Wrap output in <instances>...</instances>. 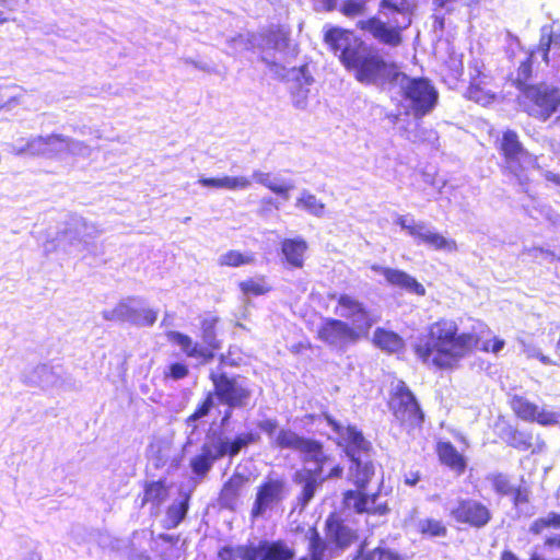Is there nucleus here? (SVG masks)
Masks as SVG:
<instances>
[{
	"label": "nucleus",
	"mask_w": 560,
	"mask_h": 560,
	"mask_svg": "<svg viewBox=\"0 0 560 560\" xmlns=\"http://www.w3.org/2000/svg\"><path fill=\"white\" fill-rule=\"evenodd\" d=\"M474 331H459L458 324L452 318L441 317L431 323L412 346L416 357L424 364L438 370H453L459 361L476 350L498 353L504 347V340L493 337L482 341Z\"/></svg>",
	"instance_id": "1"
},
{
	"label": "nucleus",
	"mask_w": 560,
	"mask_h": 560,
	"mask_svg": "<svg viewBox=\"0 0 560 560\" xmlns=\"http://www.w3.org/2000/svg\"><path fill=\"white\" fill-rule=\"evenodd\" d=\"M324 42L345 69L363 85L384 89L396 85L400 77L405 78L396 62L386 60L376 47L351 30L330 27L325 32Z\"/></svg>",
	"instance_id": "2"
},
{
	"label": "nucleus",
	"mask_w": 560,
	"mask_h": 560,
	"mask_svg": "<svg viewBox=\"0 0 560 560\" xmlns=\"http://www.w3.org/2000/svg\"><path fill=\"white\" fill-rule=\"evenodd\" d=\"M553 40L551 31L540 34L538 44L530 48L520 62L515 72L509 74L511 84L520 91L518 105L527 116L547 121L560 108V89L546 82L529 83L533 78L534 63L537 57L548 65L549 52Z\"/></svg>",
	"instance_id": "3"
},
{
	"label": "nucleus",
	"mask_w": 560,
	"mask_h": 560,
	"mask_svg": "<svg viewBox=\"0 0 560 560\" xmlns=\"http://www.w3.org/2000/svg\"><path fill=\"white\" fill-rule=\"evenodd\" d=\"M323 418L331 430L338 435V445L350 460L349 481L358 489L365 490L375 476V464L370 459L372 444L363 436V433L355 425L343 427L328 412Z\"/></svg>",
	"instance_id": "4"
},
{
	"label": "nucleus",
	"mask_w": 560,
	"mask_h": 560,
	"mask_svg": "<svg viewBox=\"0 0 560 560\" xmlns=\"http://www.w3.org/2000/svg\"><path fill=\"white\" fill-rule=\"evenodd\" d=\"M220 323V316L213 312H205L199 315L198 327L201 342L195 341L189 335L177 330H168L165 336L168 342L177 346L186 358L205 365L212 362L217 352L222 348V341L218 338Z\"/></svg>",
	"instance_id": "5"
},
{
	"label": "nucleus",
	"mask_w": 560,
	"mask_h": 560,
	"mask_svg": "<svg viewBox=\"0 0 560 560\" xmlns=\"http://www.w3.org/2000/svg\"><path fill=\"white\" fill-rule=\"evenodd\" d=\"M380 12L384 13L386 20L383 21L378 16H371L360 20L357 27L369 33L378 43L397 47L402 44V32L411 24V16L404 1L398 5L390 0H382L380 3Z\"/></svg>",
	"instance_id": "6"
},
{
	"label": "nucleus",
	"mask_w": 560,
	"mask_h": 560,
	"mask_svg": "<svg viewBox=\"0 0 560 560\" xmlns=\"http://www.w3.org/2000/svg\"><path fill=\"white\" fill-rule=\"evenodd\" d=\"M495 149L502 158L501 173L521 186L528 185V171L537 166V156L524 147L517 131L504 129L495 141Z\"/></svg>",
	"instance_id": "7"
},
{
	"label": "nucleus",
	"mask_w": 560,
	"mask_h": 560,
	"mask_svg": "<svg viewBox=\"0 0 560 560\" xmlns=\"http://www.w3.org/2000/svg\"><path fill=\"white\" fill-rule=\"evenodd\" d=\"M331 460V457L325 453L320 441L313 442L312 450L304 453V462H313L315 467L312 469H302L295 472L294 481L302 485V490L298 495V501L302 506H306L315 497L317 488L327 479H339L343 475V466L339 463L334 464L327 475H323L324 467Z\"/></svg>",
	"instance_id": "8"
},
{
	"label": "nucleus",
	"mask_w": 560,
	"mask_h": 560,
	"mask_svg": "<svg viewBox=\"0 0 560 560\" xmlns=\"http://www.w3.org/2000/svg\"><path fill=\"white\" fill-rule=\"evenodd\" d=\"M209 380L219 401L228 407L222 423L230 420L233 409H243L250 405L253 389L241 375H229L223 371H211Z\"/></svg>",
	"instance_id": "9"
},
{
	"label": "nucleus",
	"mask_w": 560,
	"mask_h": 560,
	"mask_svg": "<svg viewBox=\"0 0 560 560\" xmlns=\"http://www.w3.org/2000/svg\"><path fill=\"white\" fill-rule=\"evenodd\" d=\"M387 407L399 427L407 432L422 428L424 412L416 395L404 381H398L389 392Z\"/></svg>",
	"instance_id": "10"
},
{
	"label": "nucleus",
	"mask_w": 560,
	"mask_h": 560,
	"mask_svg": "<svg viewBox=\"0 0 560 560\" xmlns=\"http://www.w3.org/2000/svg\"><path fill=\"white\" fill-rule=\"evenodd\" d=\"M495 77L483 61L474 60L469 63V79L464 97L480 106L487 107L498 101Z\"/></svg>",
	"instance_id": "11"
},
{
	"label": "nucleus",
	"mask_w": 560,
	"mask_h": 560,
	"mask_svg": "<svg viewBox=\"0 0 560 560\" xmlns=\"http://www.w3.org/2000/svg\"><path fill=\"white\" fill-rule=\"evenodd\" d=\"M328 298L336 301L335 314L350 320L351 326L362 336H369L376 320L363 302L349 293H330Z\"/></svg>",
	"instance_id": "12"
},
{
	"label": "nucleus",
	"mask_w": 560,
	"mask_h": 560,
	"mask_svg": "<svg viewBox=\"0 0 560 560\" xmlns=\"http://www.w3.org/2000/svg\"><path fill=\"white\" fill-rule=\"evenodd\" d=\"M405 100L410 104V109L416 118L428 115L436 105L439 93L429 79L412 78L404 86Z\"/></svg>",
	"instance_id": "13"
},
{
	"label": "nucleus",
	"mask_w": 560,
	"mask_h": 560,
	"mask_svg": "<svg viewBox=\"0 0 560 560\" xmlns=\"http://www.w3.org/2000/svg\"><path fill=\"white\" fill-rule=\"evenodd\" d=\"M396 224L418 243L425 244L435 250L455 252L458 248L455 240L446 238L438 232L428 230L424 222H416L412 218L408 219L405 215H399L396 219Z\"/></svg>",
	"instance_id": "14"
},
{
	"label": "nucleus",
	"mask_w": 560,
	"mask_h": 560,
	"mask_svg": "<svg viewBox=\"0 0 560 560\" xmlns=\"http://www.w3.org/2000/svg\"><path fill=\"white\" fill-rule=\"evenodd\" d=\"M363 337L349 323L331 317L325 318L316 331V338L330 347H343L354 343Z\"/></svg>",
	"instance_id": "15"
},
{
	"label": "nucleus",
	"mask_w": 560,
	"mask_h": 560,
	"mask_svg": "<svg viewBox=\"0 0 560 560\" xmlns=\"http://www.w3.org/2000/svg\"><path fill=\"white\" fill-rule=\"evenodd\" d=\"M451 517L462 525L480 529L492 520L491 510L481 501L475 499H460L450 512Z\"/></svg>",
	"instance_id": "16"
},
{
	"label": "nucleus",
	"mask_w": 560,
	"mask_h": 560,
	"mask_svg": "<svg viewBox=\"0 0 560 560\" xmlns=\"http://www.w3.org/2000/svg\"><path fill=\"white\" fill-rule=\"evenodd\" d=\"M514 416L530 423H538L542 427L556 425L560 422V415L553 411L539 408L534 401L522 395H514L509 401Z\"/></svg>",
	"instance_id": "17"
},
{
	"label": "nucleus",
	"mask_w": 560,
	"mask_h": 560,
	"mask_svg": "<svg viewBox=\"0 0 560 560\" xmlns=\"http://www.w3.org/2000/svg\"><path fill=\"white\" fill-rule=\"evenodd\" d=\"M287 493V485L282 478L267 477L258 487L250 516L256 518L264 514L268 508L282 501Z\"/></svg>",
	"instance_id": "18"
},
{
	"label": "nucleus",
	"mask_w": 560,
	"mask_h": 560,
	"mask_svg": "<svg viewBox=\"0 0 560 560\" xmlns=\"http://www.w3.org/2000/svg\"><path fill=\"white\" fill-rule=\"evenodd\" d=\"M504 442L508 446L518 451L538 454L546 447L545 440L540 433H535L530 429H520L509 425L503 433Z\"/></svg>",
	"instance_id": "19"
},
{
	"label": "nucleus",
	"mask_w": 560,
	"mask_h": 560,
	"mask_svg": "<svg viewBox=\"0 0 560 560\" xmlns=\"http://www.w3.org/2000/svg\"><path fill=\"white\" fill-rule=\"evenodd\" d=\"M325 533L327 538L341 550L350 547L358 538L355 530L349 527L336 512L327 516Z\"/></svg>",
	"instance_id": "20"
},
{
	"label": "nucleus",
	"mask_w": 560,
	"mask_h": 560,
	"mask_svg": "<svg viewBox=\"0 0 560 560\" xmlns=\"http://www.w3.org/2000/svg\"><path fill=\"white\" fill-rule=\"evenodd\" d=\"M371 269L382 275L389 285L412 292L417 295H424V287L413 277L404 270L373 265Z\"/></svg>",
	"instance_id": "21"
},
{
	"label": "nucleus",
	"mask_w": 560,
	"mask_h": 560,
	"mask_svg": "<svg viewBox=\"0 0 560 560\" xmlns=\"http://www.w3.org/2000/svg\"><path fill=\"white\" fill-rule=\"evenodd\" d=\"M434 451L440 464L456 476H462L467 469V458L450 441H438Z\"/></svg>",
	"instance_id": "22"
},
{
	"label": "nucleus",
	"mask_w": 560,
	"mask_h": 560,
	"mask_svg": "<svg viewBox=\"0 0 560 560\" xmlns=\"http://www.w3.org/2000/svg\"><path fill=\"white\" fill-rule=\"evenodd\" d=\"M342 504L346 508H352L357 514L385 515L389 512L387 503L368 506V498L364 490L349 489L342 493Z\"/></svg>",
	"instance_id": "23"
},
{
	"label": "nucleus",
	"mask_w": 560,
	"mask_h": 560,
	"mask_svg": "<svg viewBox=\"0 0 560 560\" xmlns=\"http://www.w3.org/2000/svg\"><path fill=\"white\" fill-rule=\"evenodd\" d=\"M314 441V439L299 435L291 429H281L271 442V445L279 450L299 451L304 454L307 450H312Z\"/></svg>",
	"instance_id": "24"
},
{
	"label": "nucleus",
	"mask_w": 560,
	"mask_h": 560,
	"mask_svg": "<svg viewBox=\"0 0 560 560\" xmlns=\"http://www.w3.org/2000/svg\"><path fill=\"white\" fill-rule=\"evenodd\" d=\"M285 262L291 268L304 266V255L308 249L307 242L301 237L283 238L280 244Z\"/></svg>",
	"instance_id": "25"
},
{
	"label": "nucleus",
	"mask_w": 560,
	"mask_h": 560,
	"mask_svg": "<svg viewBox=\"0 0 560 560\" xmlns=\"http://www.w3.org/2000/svg\"><path fill=\"white\" fill-rule=\"evenodd\" d=\"M248 481V476L244 474H232L229 477V479L223 483L222 489L220 491L221 502L225 506L233 509L241 497L243 488Z\"/></svg>",
	"instance_id": "26"
},
{
	"label": "nucleus",
	"mask_w": 560,
	"mask_h": 560,
	"mask_svg": "<svg viewBox=\"0 0 560 560\" xmlns=\"http://www.w3.org/2000/svg\"><path fill=\"white\" fill-rule=\"evenodd\" d=\"M260 441V434L255 431H248L234 436L232 441H221L219 443L220 455L235 457L244 447L256 444Z\"/></svg>",
	"instance_id": "27"
},
{
	"label": "nucleus",
	"mask_w": 560,
	"mask_h": 560,
	"mask_svg": "<svg viewBox=\"0 0 560 560\" xmlns=\"http://www.w3.org/2000/svg\"><path fill=\"white\" fill-rule=\"evenodd\" d=\"M307 539L308 553L300 560H328L332 557V548H330L328 542L320 536L316 527L310 528Z\"/></svg>",
	"instance_id": "28"
},
{
	"label": "nucleus",
	"mask_w": 560,
	"mask_h": 560,
	"mask_svg": "<svg viewBox=\"0 0 560 560\" xmlns=\"http://www.w3.org/2000/svg\"><path fill=\"white\" fill-rule=\"evenodd\" d=\"M198 183L203 187L229 190L245 189L252 184L250 179L245 176L200 177Z\"/></svg>",
	"instance_id": "29"
},
{
	"label": "nucleus",
	"mask_w": 560,
	"mask_h": 560,
	"mask_svg": "<svg viewBox=\"0 0 560 560\" xmlns=\"http://www.w3.org/2000/svg\"><path fill=\"white\" fill-rule=\"evenodd\" d=\"M224 457L223 455H220V448L218 447L217 451L213 453L209 445L205 444L201 447V452L191 458L190 460V467L191 470L196 476L199 478H203L207 476L209 470L211 469L213 463Z\"/></svg>",
	"instance_id": "30"
},
{
	"label": "nucleus",
	"mask_w": 560,
	"mask_h": 560,
	"mask_svg": "<svg viewBox=\"0 0 560 560\" xmlns=\"http://www.w3.org/2000/svg\"><path fill=\"white\" fill-rule=\"evenodd\" d=\"M373 343L388 353L398 352L404 348V340L398 334L381 327L373 334Z\"/></svg>",
	"instance_id": "31"
},
{
	"label": "nucleus",
	"mask_w": 560,
	"mask_h": 560,
	"mask_svg": "<svg viewBox=\"0 0 560 560\" xmlns=\"http://www.w3.org/2000/svg\"><path fill=\"white\" fill-rule=\"evenodd\" d=\"M237 288L244 296H260L271 292L272 287L265 275H258L242 280L237 283Z\"/></svg>",
	"instance_id": "32"
},
{
	"label": "nucleus",
	"mask_w": 560,
	"mask_h": 560,
	"mask_svg": "<svg viewBox=\"0 0 560 560\" xmlns=\"http://www.w3.org/2000/svg\"><path fill=\"white\" fill-rule=\"evenodd\" d=\"M167 497L168 487L164 479L144 482L141 506L148 503L160 505Z\"/></svg>",
	"instance_id": "33"
},
{
	"label": "nucleus",
	"mask_w": 560,
	"mask_h": 560,
	"mask_svg": "<svg viewBox=\"0 0 560 560\" xmlns=\"http://www.w3.org/2000/svg\"><path fill=\"white\" fill-rule=\"evenodd\" d=\"M190 493L185 492L178 503L171 504L166 510L167 528L177 527L186 517L189 510Z\"/></svg>",
	"instance_id": "34"
},
{
	"label": "nucleus",
	"mask_w": 560,
	"mask_h": 560,
	"mask_svg": "<svg viewBox=\"0 0 560 560\" xmlns=\"http://www.w3.org/2000/svg\"><path fill=\"white\" fill-rule=\"evenodd\" d=\"M549 529H560V513L549 512L545 516L535 518L528 527V533L533 536H541Z\"/></svg>",
	"instance_id": "35"
},
{
	"label": "nucleus",
	"mask_w": 560,
	"mask_h": 560,
	"mask_svg": "<svg viewBox=\"0 0 560 560\" xmlns=\"http://www.w3.org/2000/svg\"><path fill=\"white\" fill-rule=\"evenodd\" d=\"M295 552L283 540H265V560H292Z\"/></svg>",
	"instance_id": "36"
},
{
	"label": "nucleus",
	"mask_w": 560,
	"mask_h": 560,
	"mask_svg": "<svg viewBox=\"0 0 560 560\" xmlns=\"http://www.w3.org/2000/svg\"><path fill=\"white\" fill-rule=\"evenodd\" d=\"M255 261L253 254H243L236 249H230L222 254L218 259L220 267L237 268L246 265H252Z\"/></svg>",
	"instance_id": "37"
},
{
	"label": "nucleus",
	"mask_w": 560,
	"mask_h": 560,
	"mask_svg": "<svg viewBox=\"0 0 560 560\" xmlns=\"http://www.w3.org/2000/svg\"><path fill=\"white\" fill-rule=\"evenodd\" d=\"M352 560H402L401 557L387 548L375 547L371 550L359 549Z\"/></svg>",
	"instance_id": "38"
},
{
	"label": "nucleus",
	"mask_w": 560,
	"mask_h": 560,
	"mask_svg": "<svg viewBox=\"0 0 560 560\" xmlns=\"http://www.w3.org/2000/svg\"><path fill=\"white\" fill-rule=\"evenodd\" d=\"M418 533L424 537H445L447 535V527L445 524L435 518H424L418 525Z\"/></svg>",
	"instance_id": "39"
},
{
	"label": "nucleus",
	"mask_w": 560,
	"mask_h": 560,
	"mask_svg": "<svg viewBox=\"0 0 560 560\" xmlns=\"http://www.w3.org/2000/svg\"><path fill=\"white\" fill-rule=\"evenodd\" d=\"M190 369L185 360H177L168 363L163 371V380L179 381L188 377Z\"/></svg>",
	"instance_id": "40"
},
{
	"label": "nucleus",
	"mask_w": 560,
	"mask_h": 560,
	"mask_svg": "<svg viewBox=\"0 0 560 560\" xmlns=\"http://www.w3.org/2000/svg\"><path fill=\"white\" fill-rule=\"evenodd\" d=\"M253 178L257 183L267 187L273 194L281 196L284 199L289 198V191L293 188L291 185H284V184L278 185V184L272 183L270 180V175L268 173H264L260 171H255L253 173Z\"/></svg>",
	"instance_id": "41"
},
{
	"label": "nucleus",
	"mask_w": 560,
	"mask_h": 560,
	"mask_svg": "<svg viewBox=\"0 0 560 560\" xmlns=\"http://www.w3.org/2000/svg\"><path fill=\"white\" fill-rule=\"evenodd\" d=\"M296 206L305 209L315 217H320L325 212V205L316 198L315 195L303 192L296 200Z\"/></svg>",
	"instance_id": "42"
},
{
	"label": "nucleus",
	"mask_w": 560,
	"mask_h": 560,
	"mask_svg": "<svg viewBox=\"0 0 560 560\" xmlns=\"http://www.w3.org/2000/svg\"><path fill=\"white\" fill-rule=\"evenodd\" d=\"M215 394L213 390L208 392L205 397L199 401L194 412L187 417L186 423L190 424L197 420L208 416L214 406Z\"/></svg>",
	"instance_id": "43"
},
{
	"label": "nucleus",
	"mask_w": 560,
	"mask_h": 560,
	"mask_svg": "<svg viewBox=\"0 0 560 560\" xmlns=\"http://www.w3.org/2000/svg\"><path fill=\"white\" fill-rule=\"evenodd\" d=\"M490 481L492 490L501 497L510 495L512 492V483L508 475L503 472H493L487 477Z\"/></svg>",
	"instance_id": "44"
},
{
	"label": "nucleus",
	"mask_w": 560,
	"mask_h": 560,
	"mask_svg": "<svg viewBox=\"0 0 560 560\" xmlns=\"http://www.w3.org/2000/svg\"><path fill=\"white\" fill-rule=\"evenodd\" d=\"M237 553L242 560H265V540L238 546Z\"/></svg>",
	"instance_id": "45"
},
{
	"label": "nucleus",
	"mask_w": 560,
	"mask_h": 560,
	"mask_svg": "<svg viewBox=\"0 0 560 560\" xmlns=\"http://www.w3.org/2000/svg\"><path fill=\"white\" fill-rule=\"evenodd\" d=\"M340 12L347 18H355L366 12V0H345Z\"/></svg>",
	"instance_id": "46"
},
{
	"label": "nucleus",
	"mask_w": 560,
	"mask_h": 560,
	"mask_svg": "<svg viewBox=\"0 0 560 560\" xmlns=\"http://www.w3.org/2000/svg\"><path fill=\"white\" fill-rule=\"evenodd\" d=\"M511 501L514 508L529 503L530 490L527 486H517L512 488Z\"/></svg>",
	"instance_id": "47"
},
{
	"label": "nucleus",
	"mask_w": 560,
	"mask_h": 560,
	"mask_svg": "<svg viewBox=\"0 0 560 560\" xmlns=\"http://www.w3.org/2000/svg\"><path fill=\"white\" fill-rule=\"evenodd\" d=\"M14 12L12 0H0V25L9 23L13 19L11 14Z\"/></svg>",
	"instance_id": "48"
},
{
	"label": "nucleus",
	"mask_w": 560,
	"mask_h": 560,
	"mask_svg": "<svg viewBox=\"0 0 560 560\" xmlns=\"http://www.w3.org/2000/svg\"><path fill=\"white\" fill-rule=\"evenodd\" d=\"M257 427L268 436H272L278 429V421L272 418L264 419L257 423Z\"/></svg>",
	"instance_id": "49"
},
{
	"label": "nucleus",
	"mask_w": 560,
	"mask_h": 560,
	"mask_svg": "<svg viewBox=\"0 0 560 560\" xmlns=\"http://www.w3.org/2000/svg\"><path fill=\"white\" fill-rule=\"evenodd\" d=\"M298 75L295 77V81L300 84L310 85L313 82V77L308 70L307 65H302L298 68Z\"/></svg>",
	"instance_id": "50"
},
{
	"label": "nucleus",
	"mask_w": 560,
	"mask_h": 560,
	"mask_svg": "<svg viewBox=\"0 0 560 560\" xmlns=\"http://www.w3.org/2000/svg\"><path fill=\"white\" fill-rule=\"evenodd\" d=\"M237 557H240L237 553V547L224 546L218 551L219 560H237Z\"/></svg>",
	"instance_id": "51"
},
{
	"label": "nucleus",
	"mask_w": 560,
	"mask_h": 560,
	"mask_svg": "<svg viewBox=\"0 0 560 560\" xmlns=\"http://www.w3.org/2000/svg\"><path fill=\"white\" fill-rule=\"evenodd\" d=\"M542 545L546 549L553 551H560V533L557 535L546 536L542 540Z\"/></svg>",
	"instance_id": "52"
},
{
	"label": "nucleus",
	"mask_w": 560,
	"mask_h": 560,
	"mask_svg": "<svg viewBox=\"0 0 560 560\" xmlns=\"http://www.w3.org/2000/svg\"><path fill=\"white\" fill-rule=\"evenodd\" d=\"M158 319V312L151 308L144 310L141 314L140 324L152 326Z\"/></svg>",
	"instance_id": "53"
},
{
	"label": "nucleus",
	"mask_w": 560,
	"mask_h": 560,
	"mask_svg": "<svg viewBox=\"0 0 560 560\" xmlns=\"http://www.w3.org/2000/svg\"><path fill=\"white\" fill-rule=\"evenodd\" d=\"M420 480H421V472L418 470L410 471V472L406 474L404 477V483L407 486H410V487L416 486Z\"/></svg>",
	"instance_id": "54"
},
{
	"label": "nucleus",
	"mask_w": 560,
	"mask_h": 560,
	"mask_svg": "<svg viewBox=\"0 0 560 560\" xmlns=\"http://www.w3.org/2000/svg\"><path fill=\"white\" fill-rule=\"evenodd\" d=\"M459 0H433L435 7L440 9H445L446 11H451L453 8L452 5Z\"/></svg>",
	"instance_id": "55"
},
{
	"label": "nucleus",
	"mask_w": 560,
	"mask_h": 560,
	"mask_svg": "<svg viewBox=\"0 0 560 560\" xmlns=\"http://www.w3.org/2000/svg\"><path fill=\"white\" fill-rule=\"evenodd\" d=\"M67 138L62 135H59V133H51L49 135L45 142L46 143H52V142H59V143H63V142H67Z\"/></svg>",
	"instance_id": "56"
},
{
	"label": "nucleus",
	"mask_w": 560,
	"mask_h": 560,
	"mask_svg": "<svg viewBox=\"0 0 560 560\" xmlns=\"http://www.w3.org/2000/svg\"><path fill=\"white\" fill-rule=\"evenodd\" d=\"M545 178H546V180H548L557 186H560V175L559 174L552 173V172H547L545 174Z\"/></svg>",
	"instance_id": "57"
},
{
	"label": "nucleus",
	"mask_w": 560,
	"mask_h": 560,
	"mask_svg": "<svg viewBox=\"0 0 560 560\" xmlns=\"http://www.w3.org/2000/svg\"><path fill=\"white\" fill-rule=\"evenodd\" d=\"M219 364L220 366H237V363L234 361H229L225 354L219 355Z\"/></svg>",
	"instance_id": "58"
},
{
	"label": "nucleus",
	"mask_w": 560,
	"mask_h": 560,
	"mask_svg": "<svg viewBox=\"0 0 560 560\" xmlns=\"http://www.w3.org/2000/svg\"><path fill=\"white\" fill-rule=\"evenodd\" d=\"M380 497V491H375L373 493H370L368 494L366 493V498H368V506H374V505H377L376 504V501H377V498Z\"/></svg>",
	"instance_id": "59"
},
{
	"label": "nucleus",
	"mask_w": 560,
	"mask_h": 560,
	"mask_svg": "<svg viewBox=\"0 0 560 560\" xmlns=\"http://www.w3.org/2000/svg\"><path fill=\"white\" fill-rule=\"evenodd\" d=\"M536 358L539 360V362H541L545 365L555 364V362L549 357H547V355H545L542 353H537Z\"/></svg>",
	"instance_id": "60"
},
{
	"label": "nucleus",
	"mask_w": 560,
	"mask_h": 560,
	"mask_svg": "<svg viewBox=\"0 0 560 560\" xmlns=\"http://www.w3.org/2000/svg\"><path fill=\"white\" fill-rule=\"evenodd\" d=\"M326 11H332L336 8V0H323Z\"/></svg>",
	"instance_id": "61"
},
{
	"label": "nucleus",
	"mask_w": 560,
	"mask_h": 560,
	"mask_svg": "<svg viewBox=\"0 0 560 560\" xmlns=\"http://www.w3.org/2000/svg\"><path fill=\"white\" fill-rule=\"evenodd\" d=\"M160 537H161V539H163L166 542H175L177 540L176 537H173L171 535H165V534L161 535Z\"/></svg>",
	"instance_id": "62"
},
{
	"label": "nucleus",
	"mask_w": 560,
	"mask_h": 560,
	"mask_svg": "<svg viewBox=\"0 0 560 560\" xmlns=\"http://www.w3.org/2000/svg\"><path fill=\"white\" fill-rule=\"evenodd\" d=\"M480 2H481V0H469V2H467V5L475 7V5H478Z\"/></svg>",
	"instance_id": "63"
},
{
	"label": "nucleus",
	"mask_w": 560,
	"mask_h": 560,
	"mask_svg": "<svg viewBox=\"0 0 560 560\" xmlns=\"http://www.w3.org/2000/svg\"><path fill=\"white\" fill-rule=\"evenodd\" d=\"M12 102H15V98L12 97L10 98L9 101L7 102H3V103H0V109H2L4 106H7L8 104H11Z\"/></svg>",
	"instance_id": "64"
}]
</instances>
